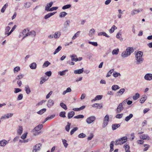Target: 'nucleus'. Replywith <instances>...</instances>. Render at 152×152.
<instances>
[{
	"label": "nucleus",
	"instance_id": "30",
	"mask_svg": "<svg viewBox=\"0 0 152 152\" xmlns=\"http://www.w3.org/2000/svg\"><path fill=\"white\" fill-rule=\"evenodd\" d=\"M140 97V94L138 93H136L135 95L133 96V99L134 100H136Z\"/></svg>",
	"mask_w": 152,
	"mask_h": 152
},
{
	"label": "nucleus",
	"instance_id": "17",
	"mask_svg": "<svg viewBox=\"0 0 152 152\" xmlns=\"http://www.w3.org/2000/svg\"><path fill=\"white\" fill-rule=\"evenodd\" d=\"M71 58V60L72 61H78V59L77 58V56L75 54H73L70 56Z\"/></svg>",
	"mask_w": 152,
	"mask_h": 152
},
{
	"label": "nucleus",
	"instance_id": "62",
	"mask_svg": "<svg viewBox=\"0 0 152 152\" xmlns=\"http://www.w3.org/2000/svg\"><path fill=\"white\" fill-rule=\"evenodd\" d=\"M102 97V95H97L95 97V99L96 100H100Z\"/></svg>",
	"mask_w": 152,
	"mask_h": 152
},
{
	"label": "nucleus",
	"instance_id": "16",
	"mask_svg": "<svg viewBox=\"0 0 152 152\" xmlns=\"http://www.w3.org/2000/svg\"><path fill=\"white\" fill-rule=\"evenodd\" d=\"M13 115V114L12 113H7V114L3 116H2L1 118L4 119L7 118L12 117Z\"/></svg>",
	"mask_w": 152,
	"mask_h": 152
},
{
	"label": "nucleus",
	"instance_id": "63",
	"mask_svg": "<svg viewBox=\"0 0 152 152\" xmlns=\"http://www.w3.org/2000/svg\"><path fill=\"white\" fill-rule=\"evenodd\" d=\"M15 90L14 92L15 93H17L21 91V89L19 88H15Z\"/></svg>",
	"mask_w": 152,
	"mask_h": 152
},
{
	"label": "nucleus",
	"instance_id": "40",
	"mask_svg": "<svg viewBox=\"0 0 152 152\" xmlns=\"http://www.w3.org/2000/svg\"><path fill=\"white\" fill-rule=\"evenodd\" d=\"M114 71V69L110 70L107 73L106 77H108L111 75V74Z\"/></svg>",
	"mask_w": 152,
	"mask_h": 152
},
{
	"label": "nucleus",
	"instance_id": "7",
	"mask_svg": "<svg viewBox=\"0 0 152 152\" xmlns=\"http://www.w3.org/2000/svg\"><path fill=\"white\" fill-rule=\"evenodd\" d=\"M124 109V107L123 106L122 103H120L119 104L116 109L117 113H120Z\"/></svg>",
	"mask_w": 152,
	"mask_h": 152
},
{
	"label": "nucleus",
	"instance_id": "55",
	"mask_svg": "<svg viewBox=\"0 0 152 152\" xmlns=\"http://www.w3.org/2000/svg\"><path fill=\"white\" fill-rule=\"evenodd\" d=\"M84 116L83 115H80L74 117L75 118H84Z\"/></svg>",
	"mask_w": 152,
	"mask_h": 152
},
{
	"label": "nucleus",
	"instance_id": "61",
	"mask_svg": "<svg viewBox=\"0 0 152 152\" xmlns=\"http://www.w3.org/2000/svg\"><path fill=\"white\" fill-rule=\"evenodd\" d=\"M58 9V7H53L50 8L48 10V11H52L54 10H56Z\"/></svg>",
	"mask_w": 152,
	"mask_h": 152
},
{
	"label": "nucleus",
	"instance_id": "58",
	"mask_svg": "<svg viewBox=\"0 0 152 152\" xmlns=\"http://www.w3.org/2000/svg\"><path fill=\"white\" fill-rule=\"evenodd\" d=\"M16 26L15 25L12 28L11 30L10 31V32H9V33L8 34V36H9L10 34H11L12 32L14 31V30L16 28Z\"/></svg>",
	"mask_w": 152,
	"mask_h": 152
},
{
	"label": "nucleus",
	"instance_id": "37",
	"mask_svg": "<svg viewBox=\"0 0 152 152\" xmlns=\"http://www.w3.org/2000/svg\"><path fill=\"white\" fill-rule=\"evenodd\" d=\"M120 88L119 86L117 85H114L112 86V89L113 90L116 91Z\"/></svg>",
	"mask_w": 152,
	"mask_h": 152
},
{
	"label": "nucleus",
	"instance_id": "20",
	"mask_svg": "<svg viewBox=\"0 0 152 152\" xmlns=\"http://www.w3.org/2000/svg\"><path fill=\"white\" fill-rule=\"evenodd\" d=\"M123 147L125 148L126 152H130L129 150L130 147L128 145L125 144Z\"/></svg>",
	"mask_w": 152,
	"mask_h": 152
},
{
	"label": "nucleus",
	"instance_id": "11",
	"mask_svg": "<svg viewBox=\"0 0 152 152\" xmlns=\"http://www.w3.org/2000/svg\"><path fill=\"white\" fill-rule=\"evenodd\" d=\"M145 79L147 80H151L152 79V74H147L145 76Z\"/></svg>",
	"mask_w": 152,
	"mask_h": 152
},
{
	"label": "nucleus",
	"instance_id": "36",
	"mask_svg": "<svg viewBox=\"0 0 152 152\" xmlns=\"http://www.w3.org/2000/svg\"><path fill=\"white\" fill-rule=\"evenodd\" d=\"M61 107L65 110H66L67 109L66 105L63 102H61L60 104Z\"/></svg>",
	"mask_w": 152,
	"mask_h": 152
},
{
	"label": "nucleus",
	"instance_id": "4",
	"mask_svg": "<svg viewBox=\"0 0 152 152\" xmlns=\"http://www.w3.org/2000/svg\"><path fill=\"white\" fill-rule=\"evenodd\" d=\"M43 127V125L40 124L35 127L33 130L34 134V135H37L39 134L41 132L39 131H40Z\"/></svg>",
	"mask_w": 152,
	"mask_h": 152
},
{
	"label": "nucleus",
	"instance_id": "51",
	"mask_svg": "<svg viewBox=\"0 0 152 152\" xmlns=\"http://www.w3.org/2000/svg\"><path fill=\"white\" fill-rule=\"evenodd\" d=\"M55 115H52L50 117H48L45 119L44 122L47 121V120H48L53 118L55 117Z\"/></svg>",
	"mask_w": 152,
	"mask_h": 152
},
{
	"label": "nucleus",
	"instance_id": "39",
	"mask_svg": "<svg viewBox=\"0 0 152 152\" xmlns=\"http://www.w3.org/2000/svg\"><path fill=\"white\" fill-rule=\"evenodd\" d=\"M29 28H27L26 29H24L22 32V34H23V35H25L27 33V32H29Z\"/></svg>",
	"mask_w": 152,
	"mask_h": 152
},
{
	"label": "nucleus",
	"instance_id": "22",
	"mask_svg": "<svg viewBox=\"0 0 152 152\" xmlns=\"http://www.w3.org/2000/svg\"><path fill=\"white\" fill-rule=\"evenodd\" d=\"M56 12H50L48 13L47 15H46L44 17V18L45 19H47L48 18H50Z\"/></svg>",
	"mask_w": 152,
	"mask_h": 152
},
{
	"label": "nucleus",
	"instance_id": "27",
	"mask_svg": "<svg viewBox=\"0 0 152 152\" xmlns=\"http://www.w3.org/2000/svg\"><path fill=\"white\" fill-rule=\"evenodd\" d=\"M75 114V113L74 111H71L68 114V118H72Z\"/></svg>",
	"mask_w": 152,
	"mask_h": 152
},
{
	"label": "nucleus",
	"instance_id": "26",
	"mask_svg": "<svg viewBox=\"0 0 152 152\" xmlns=\"http://www.w3.org/2000/svg\"><path fill=\"white\" fill-rule=\"evenodd\" d=\"M114 141H112L111 142L110 144V152H112V151L114 150L113 147H114Z\"/></svg>",
	"mask_w": 152,
	"mask_h": 152
},
{
	"label": "nucleus",
	"instance_id": "18",
	"mask_svg": "<svg viewBox=\"0 0 152 152\" xmlns=\"http://www.w3.org/2000/svg\"><path fill=\"white\" fill-rule=\"evenodd\" d=\"M23 129L22 126H19L17 130L18 134L19 135H21L23 132Z\"/></svg>",
	"mask_w": 152,
	"mask_h": 152
},
{
	"label": "nucleus",
	"instance_id": "44",
	"mask_svg": "<svg viewBox=\"0 0 152 152\" xmlns=\"http://www.w3.org/2000/svg\"><path fill=\"white\" fill-rule=\"evenodd\" d=\"M61 49V46H59L54 52L53 54H55L58 52Z\"/></svg>",
	"mask_w": 152,
	"mask_h": 152
},
{
	"label": "nucleus",
	"instance_id": "19",
	"mask_svg": "<svg viewBox=\"0 0 152 152\" xmlns=\"http://www.w3.org/2000/svg\"><path fill=\"white\" fill-rule=\"evenodd\" d=\"M61 35V33L60 32H56L54 35V37L55 38H58Z\"/></svg>",
	"mask_w": 152,
	"mask_h": 152
},
{
	"label": "nucleus",
	"instance_id": "49",
	"mask_svg": "<svg viewBox=\"0 0 152 152\" xmlns=\"http://www.w3.org/2000/svg\"><path fill=\"white\" fill-rule=\"evenodd\" d=\"M71 7V5L70 4L65 5L62 7V9L63 10H65L70 8Z\"/></svg>",
	"mask_w": 152,
	"mask_h": 152
},
{
	"label": "nucleus",
	"instance_id": "64",
	"mask_svg": "<svg viewBox=\"0 0 152 152\" xmlns=\"http://www.w3.org/2000/svg\"><path fill=\"white\" fill-rule=\"evenodd\" d=\"M23 76H24V75L22 74L18 76L17 77L16 79L18 80H20V79H22L23 78Z\"/></svg>",
	"mask_w": 152,
	"mask_h": 152
},
{
	"label": "nucleus",
	"instance_id": "10",
	"mask_svg": "<svg viewBox=\"0 0 152 152\" xmlns=\"http://www.w3.org/2000/svg\"><path fill=\"white\" fill-rule=\"evenodd\" d=\"M41 144H38L36 145L34 147V148L33 150V152H37V151L39 150L40 149V147L41 146Z\"/></svg>",
	"mask_w": 152,
	"mask_h": 152
},
{
	"label": "nucleus",
	"instance_id": "24",
	"mask_svg": "<svg viewBox=\"0 0 152 152\" xmlns=\"http://www.w3.org/2000/svg\"><path fill=\"white\" fill-rule=\"evenodd\" d=\"M85 108V106H83L79 108H74L73 109V110L75 111H79L81 110H83Z\"/></svg>",
	"mask_w": 152,
	"mask_h": 152
},
{
	"label": "nucleus",
	"instance_id": "31",
	"mask_svg": "<svg viewBox=\"0 0 152 152\" xmlns=\"http://www.w3.org/2000/svg\"><path fill=\"white\" fill-rule=\"evenodd\" d=\"M71 124L69 122L67 123V125L65 126V129L68 132L69 131Z\"/></svg>",
	"mask_w": 152,
	"mask_h": 152
},
{
	"label": "nucleus",
	"instance_id": "52",
	"mask_svg": "<svg viewBox=\"0 0 152 152\" xmlns=\"http://www.w3.org/2000/svg\"><path fill=\"white\" fill-rule=\"evenodd\" d=\"M66 112H61L59 114V116L61 117L64 118L66 117Z\"/></svg>",
	"mask_w": 152,
	"mask_h": 152
},
{
	"label": "nucleus",
	"instance_id": "38",
	"mask_svg": "<svg viewBox=\"0 0 152 152\" xmlns=\"http://www.w3.org/2000/svg\"><path fill=\"white\" fill-rule=\"evenodd\" d=\"M117 29V27L115 26H113L111 28L109 32L110 33H112L114 31Z\"/></svg>",
	"mask_w": 152,
	"mask_h": 152
},
{
	"label": "nucleus",
	"instance_id": "25",
	"mask_svg": "<svg viewBox=\"0 0 152 152\" xmlns=\"http://www.w3.org/2000/svg\"><path fill=\"white\" fill-rule=\"evenodd\" d=\"M7 143V141L4 140L0 141V146H5Z\"/></svg>",
	"mask_w": 152,
	"mask_h": 152
},
{
	"label": "nucleus",
	"instance_id": "54",
	"mask_svg": "<svg viewBox=\"0 0 152 152\" xmlns=\"http://www.w3.org/2000/svg\"><path fill=\"white\" fill-rule=\"evenodd\" d=\"M67 15V13L65 12H61L60 15V17L61 18H62L65 17Z\"/></svg>",
	"mask_w": 152,
	"mask_h": 152
},
{
	"label": "nucleus",
	"instance_id": "43",
	"mask_svg": "<svg viewBox=\"0 0 152 152\" xmlns=\"http://www.w3.org/2000/svg\"><path fill=\"white\" fill-rule=\"evenodd\" d=\"M62 142L63 143V144L64 146L66 148H67L68 144L67 143V141L65 139H62Z\"/></svg>",
	"mask_w": 152,
	"mask_h": 152
},
{
	"label": "nucleus",
	"instance_id": "14",
	"mask_svg": "<svg viewBox=\"0 0 152 152\" xmlns=\"http://www.w3.org/2000/svg\"><path fill=\"white\" fill-rule=\"evenodd\" d=\"M53 4V2H50L49 3L47 4V6L45 7V10L47 11H48V10H49L50 8V7Z\"/></svg>",
	"mask_w": 152,
	"mask_h": 152
},
{
	"label": "nucleus",
	"instance_id": "15",
	"mask_svg": "<svg viewBox=\"0 0 152 152\" xmlns=\"http://www.w3.org/2000/svg\"><path fill=\"white\" fill-rule=\"evenodd\" d=\"M120 126V124H113L112 125V129L113 130H115Z\"/></svg>",
	"mask_w": 152,
	"mask_h": 152
},
{
	"label": "nucleus",
	"instance_id": "60",
	"mask_svg": "<svg viewBox=\"0 0 152 152\" xmlns=\"http://www.w3.org/2000/svg\"><path fill=\"white\" fill-rule=\"evenodd\" d=\"M94 137V135L93 134L91 133L90 134L89 136L87 138V140H91Z\"/></svg>",
	"mask_w": 152,
	"mask_h": 152
},
{
	"label": "nucleus",
	"instance_id": "53",
	"mask_svg": "<svg viewBox=\"0 0 152 152\" xmlns=\"http://www.w3.org/2000/svg\"><path fill=\"white\" fill-rule=\"evenodd\" d=\"M144 146L145 148L143 149V151H147L148 149V148L150 147V145L147 144H144Z\"/></svg>",
	"mask_w": 152,
	"mask_h": 152
},
{
	"label": "nucleus",
	"instance_id": "41",
	"mask_svg": "<svg viewBox=\"0 0 152 152\" xmlns=\"http://www.w3.org/2000/svg\"><path fill=\"white\" fill-rule=\"evenodd\" d=\"M119 51L118 49H114L113 50L112 53L113 55H117Z\"/></svg>",
	"mask_w": 152,
	"mask_h": 152
},
{
	"label": "nucleus",
	"instance_id": "45",
	"mask_svg": "<svg viewBox=\"0 0 152 152\" xmlns=\"http://www.w3.org/2000/svg\"><path fill=\"white\" fill-rule=\"evenodd\" d=\"M78 129V128L77 127H75L73 129H72L71 132H70V134L72 135L73 134L74 132L77 130Z\"/></svg>",
	"mask_w": 152,
	"mask_h": 152
},
{
	"label": "nucleus",
	"instance_id": "59",
	"mask_svg": "<svg viewBox=\"0 0 152 152\" xmlns=\"http://www.w3.org/2000/svg\"><path fill=\"white\" fill-rule=\"evenodd\" d=\"M10 29V27L9 26H7L5 29L6 32L5 34H7L9 33L8 32Z\"/></svg>",
	"mask_w": 152,
	"mask_h": 152
},
{
	"label": "nucleus",
	"instance_id": "12",
	"mask_svg": "<svg viewBox=\"0 0 152 152\" xmlns=\"http://www.w3.org/2000/svg\"><path fill=\"white\" fill-rule=\"evenodd\" d=\"M140 138L142 140H149L150 137L147 134H143L141 136Z\"/></svg>",
	"mask_w": 152,
	"mask_h": 152
},
{
	"label": "nucleus",
	"instance_id": "35",
	"mask_svg": "<svg viewBox=\"0 0 152 152\" xmlns=\"http://www.w3.org/2000/svg\"><path fill=\"white\" fill-rule=\"evenodd\" d=\"M68 71V70L67 69H66L64 70L62 72H59L58 73L59 75H60L61 76H63L64 75L66 72Z\"/></svg>",
	"mask_w": 152,
	"mask_h": 152
},
{
	"label": "nucleus",
	"instance_id": "47",
	"mask_svg": "<svg viewBox=\"0 0 152 152\" xmlns=\"http://www.w3.org/2000/svg\"><path fill=\"white\" fill-rule=\"evenodd\" d=\"M86 137V134L83 133H81L78 135V137L79 138H83L85 137Z\"/></svg>",
	"mask_w": 152,
	"mask_h": 152
},
{
	"label": "nucleus",
	"instance_id": "50",
	"mask_svg": "<svg viewBox=\"0 0 152 152\" xmlns=\"http://www.w3.org/2000/svg\"><path fill=\"white\" fill-rule=\"evenodd\" d=\"M20 70V68L19 66H16L14 69V72L15 73L18 72Z\"/></svg>",
	"mask_w": 152,
	"mask_h": 152
},
{
	"label": "nucleus",
	"instance_id": "2",
	"mask_svg": "<svg viewBox=\"0 0 152 152\" xmlns=\"http://www.w3.org/2000/svg\"><path fill=\"white\" fill-rule=\"evenodd\" d=\"M134 51L132 47H128L126 51L123 52L121 54V56L123 57H126L129 56L131 53Z\"/></svg>",
	"mask_w": 152,
	"mask_h": 152
},
{
	"label": "nucleus",
	"instance_id": "48",
	"mask_svg": "<svg viewBox=\"0 0 152 152\" xmlns=\"http://www.w3.org/2000/svg\"><path fill=\"white\" fill-rule=\"evenodd\" d=\"M147 99L146 97H144L141 98L140 100V102L141 103H143Z\"/></svg>",
	"mask_w": 152,
	"mask_h": 152
},
{
	"label": "nucleus",
	"instance_id": "34",
	"mask_svg": "<svg viewBox=\"0 0 152 152\" xmlns=\"http://www.w3.org/2000/svg\"><path fill=\"white\" fill-rule=\"evenodd\" d=\"M46 109L43 108L40 110L39 111L37 112V113L39 114L42 115L46 111Z\"/></svg>",
	"mask_w": 152,
	"mask_h": 152
},
{
	"label": "nucleus",
	"instance_id": "13",
	"mask_svg": "<svg viewBox=\"0 0 152 152\" xmlns=\"http://www.w3.org/2000/svg\"><path fill=\"white\" fill-rule=\"evenodd\" d=\"M92 106L93 107H96L97 108L99 109H101L102 107V105L99 103L94 104L92 105Z\"/></svg>",
	"mask_w": 152,
	"mask_h": 152
},
{
	"label": "nucleus",
	"instance_id": "1",
	"mask_svg": "<svg viewBox=\"0 0 152 152\" xmlns=\"http://www.w3.org/2000/svg\"><path fill=\"white\" fill-rule=\"evenodd\" d=\"M142 52L140 51L138 52L136 54L135 57L137 64H140L142 62L143 60V58H142Z\"/></svg>",
	"mask_w": 152,
	"mask_h": 152
},
{
	"label": "nucleus",
	"instance_id": "46",
	"mask_svg": "<svg viewBox=\"0 0 152 152\" xmlns=\"http://www.w3.org/2000/svg\"><path fill=\"white\" fill-rule=\"evenodd\" d=\"M113 75L115 77H118L119 76H121L120 74L119 73L117 72H114L113 73Z\"/></svg>",
	"mask_w": 152,
	"mask_h": 152
},
{
	"label": "nucleus",
	"instance_id": "23",
	"mask_svg": "<svg viewBox=\"0 0 152 152\" xmlns=\"http://www.w3.org/2000/svg\"><path fill=\"white\" fill-rule=\"evenodd\" d=\"M25 90L26 93L29 94L31 93V90L28 85H26L25 86Z\"/></svg>",
	"mask_w": 152,
	"mask_h": 152
},
{
	"label": "nucleus",
	"instance_id": "57",
	"mask_svg": "<svg viewBox=\"0 0 152 152\" xmlns=\"http://www.w3.org/2000/svg\"><path fill=\"white\" fill-rule=\"evenodd\" d=\"M123 113L120 114H117L115 116V117L117 118H122L123 116Z\"/></svg>",
	"mask_w": 152,
	"mask_h": 152
},
{
	"label": "nucleus",
	"instance_id": "33",
	"mask_svg": "<svg viewBox=\"0 0 152 152\" xmlns=\"http://www.w3.org/2000/svg\"><path fill=\"white\" fill-rule=\"evenodd\" d=\"M133 117V115L132 114H130L129 116L126 117L125 118V121H128L131 118Z\"/></svg>",
	"mask_w": 152,
	"mask_h": 152
},
{
	"label": "nucleus",
	"instance_id": "8",
	"mask_svg": "<svg viewBox=\"0 0 152 152\" xmlns=\"http://www.w3.org/2000/svg\"><path fill=\"white\" fill-rule=\"evenodd\" d=\"M54 104V102L53 100L51 99H50L48 102L47 106L48 107L50 108Z\"/></svg>",
	"mask_w": 152,
	"mask_h": 152
},
{
	"label": "nucleus",
	"instance_id": "21",
	"mask_svg": "<svg viewBox=\"0 0 152 152\" xmlns=\"http://www.w3.org/2000/svg\"><path fill=\"white\" fill-rule=\"evenodd\" d=\"M83 68H82L81 69H79L74 71V72L75 74H80L83 72Z\"/></svg>",
	"mask_w": 152,
	"mask_h": 152
},
{
	"label": "nucleus",
	"instance_id": "32",
	"mask_svg": "<svg viewBox=\"0 0 152 152\" xmlns=\"http://www.w3.org/2000/svg\"><path fill=\"white\" fill-rule=\"evenodd\" d=\"M8 4L7 3H6L3 6L2 8H1V12L2 13H4L7 7H8Z\"/></svg>",
	"mask_w": 152,
	"mask_h": 152
},
{
	"label": "nucleus",
	"instance_id": "28",
	"mask_svg": "<svg viewBox=\"0 0 152 152\" xmlns=\"http://www.w3.org/2000/svg\"><path fill=\"white\" fill-rule=\"evenodd\" d=\"M125 91V89L124 88H121L117 92V94H118V96H121L123 94Z\"/></svg>",
	"mask_w": 152,
	"mask_h": 152
},
{
	"label": "nucleus",
	"instance_id": "3",
	"mask_svg": "<svg viewBox=\"0 0 152 152\" xmlns=\"http://www.w3.org/2000/svg\"><path fill=\"white\" fill-rule=\"evenodd\" d=\"M127 140V138L126 137H124L115 141V145H122L126 142Z\"/></svg>",
	"mask_w": 152,
	"mask_h": 152
},
{
	"label": "nucleus",
	"instance_id": "9",
	"mask_svg": "<svg viewBox=\"0 0 152 152\" xmlns=\"http://www.w3.org/2000/svg\"><path fill=\"white\" fill-rule=\"evenodd\" d=\"M142 9H138L137 10H134L131 11V14L132 15H134L136 14L139 12L140 11H142Z\"/></svg>",
	"mask_w": 152,
	"mask_h": 152
},
{
	"label": "nucleus",
	"instance_id": "5",
	"mask_svg": "<svg viewBox=\"0 0 152 152\" xmlns=\"http://www.w3.org/2000/svg\"><path fill=\"white\" fill-rule=\"evenodd\" d=\"M109 117L108 115H107L104 117L103 120L102 127H105L107 125L109 121Z\"/></svg>",
	"mask_w": 152,
	"mask_h": 152
},
{
	"label": "nucleus",
	"instance_id": "29",
	"mask_svg": "<svg viewBox=\"0 0 152 152\" xmlns=\"http://www.w3.org/2000/svg\"><path fill=\"white\" fill-rule=\"evenodd\" d=\"M37 67V64L35 63H33L30 65V68L32 69H35Z\"/></svg>",
	"mask_w": 152,
	"mask_h": 152
},
{
	"label": "nucleus",
	"instance_id": "6",
	"mask_svg": "<svg viewBox=\"0 0 152 152\" xmlns=\"http://www.w3.org/2000/svg\"><path fill=\"white\" fill-rule=\"evenodd\" d=\"M96 119L94 116H91L88 118L86 120V122L88 124H90L94 121Z\"/></svg>",
	"mask_w": 152,
	"mask_h": 152
},
{
	"label": "nucleus",
	"instance_id": "42",
	"mask_svg": "<svg viewBox=\"0 0 152 152\" xmlns=\"http://www.w3.org/2000/svg\"><path fill=\"white\" fill-rule=\"evenodd\" d=\"M50 64V63L48 61H45L42 66L43 67H47Z\"/></svg>",
	"mask_w": 152,
	"mask_h": 152
},
{
	"label": "nucleus",
	"instance_id": "56",
	"mask_svg": "<svg viewBox=\"0 0 152 152\" xmlns=\"http://www.w3.org/2000/svg\"><path fill=\"white\" fill-rule=\"evenodd\" d=\"M88 43L90 44H91L94 46H97L98 45V44L96 42L89 41L88 42Z\"/></svg>",
	"mask_w": 152,
	"mask_h": 152
}]
</instances>
